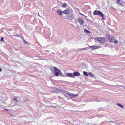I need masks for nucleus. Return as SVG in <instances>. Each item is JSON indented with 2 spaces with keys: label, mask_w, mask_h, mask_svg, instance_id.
<instances>
[{
  "label": "nucleus",
  "mask_w": 125,
  "mask_h": 125,
  "mask_svg": "<svg viewBox=\"0 0 125 125\" xmlns=\"http://www.w3.org/2000/svg\"><path fill=\"white\" fill-rule=\"evenodd\" d=\"M84 31L87 34H88L90 33V31L89 30H88L86 29H84Z\"/></svg>",
  "instance_id": "15"
},
{
  "label": "nucleus",
  "mask_w": 125,
  "mask_h": 125,
  "mask_svg": "<svg viewBox=\"0 0 125 125\" xmlns=\"http://www.w3.org/2000/svg\"><path fill=\"white\" fill-rule=\"evenodd\" d=\"M119 4L121 5H122V6H123V4L122 2H120L119 3Z\"/></svg>",
  "instance_id": "23"
},
{
  "label": "nucleus",
  "mask_w": 125,
  "mask_h": 125,
  "mask_svg": "<svg viewBox=\"0 0 125 125\" xmlns=\"http://www.w3.org/2000/svg\"><path fill=\"white\" fill-rule=\"evenodd\" d=\"M93 14L94 15H98L101 17H103L104 16L102 13L100 11L95 10Z\"/></svg>",
  "instance_id": "4"
},
{
  "label": "nucleus",
  "mask_w": 125,
  "mask_h": 125,
  "mask_svg": "<svg viewBox=\"0 0 125 125\" xmlns=\"http://www.w3.org/2000/svg\"><path fill=\"white\" fill-rule=\"evenodd\" d=\"M119 87H121L122 88L125 89V86L123 85H119Z\"/></svg>",
  "instance_id": "19"
},
{
  "label": "nucleus",
  "mask_w": 125,
  "mask_h": 125,
  "mask_svg": "<svg viewBox=\"0 0 125 125\" xmlns=\"http://www.w3.org/2000/svg\"><path fill=\"white\" fill-rule=\"evenodd\" d=\"M74 75L76 76H78L80 75V73L78 72H74L73 73Z\"/></svg>",
  "instance_id": "11"
},
{
  "label": "nucleus",
  "mask_w": 125,
  "mask_h": 125,
  "mask_svg": "<svg viewBox=\"0 0 125 125\" xmlns=\"http://www.w3.org/2000/svg\"><path fill=\"white\" fill-rule=\"evenodd\" d=\"M63 13L65 14H68L70 13V11L69 9H67L66 10H64L62 11Z\"/></svg>",
  "instance_id": "9"
},
{
  "label": "nucleus",
  "mask_w": 125,
  "mask_h": 125,
  "mask_svg": "<svg viewBox=\"0 0 125 125\" xmlns=\"http://www.w3.org/2000/svg\"><path fill=\"white\" fill-rule=\"evenodd\" d=\"M66 97L68 99H69L70 98V97L68 96H66Z\"/></svg>",
  "instance_id": "24"
},
{
  "label": "nucleus",
  "mask_w": 125,
  "mask_h": 125,
  "mask_svg": "<svg viewBox=\"0 0 125 125\" xmlns=\"http://www.w3.org/2000/svg\"><path fill=\"white\" fill-rule=\"evenodd\" d=\"M110 122H112V123L113 122L112 121H111Z\"/></svg>",
  "instance_id": "35"
},
{
  "label": "nucleus",
  "mask_w": 125,
  "mask_h": 125,
  "mask_svg": "<svg viewBox=\"0 0 125 125\" xmlns=\"http://www.w3.org/2000/svg\"><path fill=\"white\" fill-rule=\"evenodd\" d=\"M80 14H81L82 15H83V16H84V15L83 14H81V13H80Z\"/></svg>",
  "instance_id": "30"
},
{
  "label": "nucleus",
  "mask_w": 125,
  "mask_h": 125,
  "mask_svg": "<svg viewBox=\"0 0 125 125\" xmlns=\"http://www.w3.org/2000/svg\"><path fill=\"white\" fill-rule=\"evenodd\" d=\"M60 92V93H63L64 95L65 94H67V92H68L67 91L62 90H61Z\"/></svg>",
  "instance_id": "10"
},
{
  "label": "nucleus",
  "mask_w": 125,
  "mask_h": 125,
  "mask_svg": "<svg viewBox=\"0 0 125 125\" xmlns=\"http://www.w3.org/2000/svg\"><path fill=\"white\" fill-rule=\"evenodd\" d=\"M89 47L90 48H93V49L94 50H95L96 49H97L100 47V46H89Z\"/></svg>",
  "instance_id": "7"
},
{
  "label": "nucleus",
  "mask_w": 125,
  "mask_h": 125,
  "mask_svg": "<svg viewBox=\"0 0 125 125\" xmlns=\"http://www.w3.org/2000/svg\"><path fill=\"white\" fill-rule=\"evenodd\" d=\"M95 40L98 43L101 44H103L105 41L104 39L102 37H98L95 38Z\"/></svg>",
  "instance_id": "3"
},
{
  "label": "nucleus",
  "mask_w": 125,
  "mask_h": 125,
  "mask_svg": "<svg viewBox=\"0 0 125 125\" xmlns=\"http://www.w3.org/2000/svg\"><path fill=\"white\" fill-rule=\"evenodd\" d=\"M104 16H103V17H102V19H104Z\"/></svg>",
  "instance_id": "31"
},
{
  "label": "nucleus",
  "mask_w": 125,
  "mask_h": 125,
  "mask_svg": "<svg viewBox=\"0 0 125 125\" xmlns=\"http://www.w3.org/2000/svg\"><path fill=\"white\" fill-rule=\"evenodd\" d=\"M52 68L54 70L53 72L54 73V75L55 76H58L59 75L62 76V73L61 71L58 68L55 67H52Z\"/></svg>",
  "instance_id": "2"
},
{
  "label": "nucleus",
  "mask_w": 125,
  "mask_h": 125,
  "mask_svg": "<svg viewBox=\"0 0 125 125\" xmlns=\"http://www.w3.org/2000/svg\"><path fill=\"white\" fill-rule=\"evenodd\" d=\"M53 69L52 68V69H51V71H52V72H53Z\"/></svg>",
  "instance_id": "27"
},
{
  "label": "nucleus",
  "mask_w": 125,
  "mask_h": 125,
  "mask_svg": "<svg viewBox=\"0 0 125 125\" xmlns=\"http://www.w3.org/2000/svg\"><path fill=\"white\" fill-rule=\"evenodd\" d=\"M83 73V74L85 76H88L87 73L86 72L84 71Z\"/></svg>",
  "instance_id": "16"
},
{
  "label": "nucleus",
  "mask_w": 125,
  "mask_h": 125,
  "mask_svg": "<svg viewBox=\"0 0 125 125\" xmlns=\"http://www.w3.org/2000/svg\"><path fill=\"white\" fill-rule=\"evenodd\" d=\"M116 104L117 105L120 107L121 108H122L124 107L123 105L121 104L120 103H117Z\"/></svg>",
  "instance_id": "12"
},
{
  "label": "nucleus",
  "mask_w": 125,
  "mask_h": 125,
  "mask_svg": "<svg viewBox=\"0 0 125 125\" xmlns=\"http://www.w3.org/2000/svg\"><path fill=\"white\" fill-rule=\"evenodd\" d=\"M66 5H67V4L66 3H64L62 4L61 7H62L65 8L66 6Z\"/></svg>",
  "instance_id": "14"
},
{
  "label": "nucleus",
  "mask_w": 125,
  "mask_h": 125,
  "mask_svg": "<svg viewBox=\"0 0 125 125\" xmlns=\"http://www.w3.org/2000/svg\"><path fill=\"white\" fill-rule=\"evenodd\" d=\"M123 43H124L125 44V41H123Z\"/></svg>",
  "instance_id": "33"
},
{
  "label": "nucleus",
  "mask_w": 125,
  "mask_h": 125,
  "mask_svg": "<svg viewBox=\"0 0 125 125\" xmlns=\"http://www.w3.org/2000/svg\"><path fill=\"white\" fill-rule=\"evenodd\" d=\"M4 110H6V111H8V109H6V108H4Z\"/></svg>",
  "instance_id": "28"
},
{
  "label": "nucleus",
  "mask_w": 125,
  "mask_h": 125,
  "mask_svg": "<svg viewBox=\"0 0 125 125\" xmlns=\"http://www.w3.org/2000/svg\"><path fill=\"white\" fill-rule=\"evenodd\" d=\"M2 71V69L0 68V72H1Z\"/></svg>",
  "instance_id": "29"
},
{
  "label": "nucleus",
  "mask_w": 125,
  "mask_h": 125,
  "mask_svg": "<svg viewBox=\"0 0 125 125\" xmlns=\"http://www.w3.org/2000/svg\"><path fill=\"white\" fill-rule=\"evenodd\" d=\"M120 0H117L116 1V2L117 3L119 4L120 3L119 2H120Z\"/></svg>",
  "instance_id": "20"
},
{
  "label": "nucleus",
  "mask_w": 125,
  "mask_h": 125,
  "mask_svg": "<svg viewBox=\"0 0 125 125\" xmlns=\"http://www.w3.org/2000/svg\"><path fill=\"white\" fill-rule=\"evenodd\" d=\"M67 94L71 98H73L78 96V94H74L68 92H67Z\"/></svg>",
  "instance_id": "5"
},
{
  "label": "nucleus",
  "mask_w": 125,
  "mask_h": 125,
  "mask_svg": "<svg viewBox=\"0 0 125 125\" xmlns=\"http://www.w3.org/2000/svg\"><path fill=\"white\" fill-rule=\"evenodd\" d=\"M57 13L60 15H61L62 14L63 12L59 10H57Z\"/></svg>",
  "instance_id": "13"
},
{
  "label": "nucleus",
  "mask_w": 125,
  "mask_h": 125,
  "mask_svg": "<svg viewBox=\"0 0 125 125\" xmlns=\"http://www.w3.org/2000/svg\"><path fill=\"white\" fill-rule=\"evenodd\" d=\"M116 125H118V123H116Z\"/></svg>",
  "instance_id": "34"
},
{
  "label": "nucleus",
  "mask_w": 125,
  "mask_h": 125,
  "mask_svg": "<svg viewBox=\"0 0 125 125\" xmlns=\"http://www.w3.org/2000/svg\"><path fill=\"white\" fill-rule=\"evenodd\" d=\"M78 22L80 23L81 25H82L84 23V21L83 18L80 17L78 19Z\"/></svg>",
  "instance_id": "6"
},
{
  "label": "nucleus",
  "mask_w": 125,
  "mask_h": 125,
  "mask_svg": "<svg viewBox=\"0 0 125 125\" xmlns=\"http://www.w3.org/2000/svg\"><path fill=\"white\" fill-rule=\"evenodd\" d=\"M71 17V18H70V19H72L73 18V17L72 16Z\"/></svg>",
  "instance_id": "26"
},
{
  "label": "nucleus",
  "mask_w": 125,
  "mask_h": 125,
  "mask_svg": "<svg viewBox=\"0 0 125 125\" xmlns=\"http://www.w3.org/2000/svg\"><path fill=\"white\" fill-rule=\"evenodd\" d=\"M92 73H91V72H89V74L90 75H91V74Z\"/></svg>",
  "instance_id": "25"
},
{
  "label": "nucleus",
  "mask_w": 125,
  "mask_h": 125,
  "mask_svg": "<svg viewBox=\"0 0 125 125\" xmlns=\"http://www.w3.org/2000/svg\"><path fill=\"white\" fill-rule=\"evenodd\" d=\"M19 103H18V102H16L14 103V104L15 105H20L19 104Z\"/></svg>",
  "instance_id": "18"
},
{
  "label": "nucleus",
  "mask_w": 125,
  "mask_h": 125,
  "mask_svg": "<svg viewBox=\"0 0 125 125\" xmlns=\"http://www.w3.org/2000/svg\"><path fill=\"white\" fill-rule=\"evenodd\" d=\"M106 36L110 42L115 43L117 42V41L115 40V38L113 36L110 35H106Z\"/></svg>",
  "instance_id": "1"
},
{
  "label": "nucleus",
  "mask_w": 125,
  "mask_h": 125,
  "mask_svg": "<svg viewBox=\"0 0 125 125\" xmlns=\"http://www.w3.org/2000/svg\"><path fill=\"white\" fill-rule=\"evenodd\" d=\"M67 76L70 77L72 78L74 77V75H73V73L72 74L71 73H67Z\"/></svg>",
  "instance_id": "8"
},
{
  "label": "nucleus",
  "mask_w": 125,
  "mask_h": 125,
  "mask_svg": "<svg viewBox=\"0 0 125 125\" xmlns=\"http://www.w3.org/2000/svg\"><path fill=\"white\" fill-rule=\"evenodd\" d=\"M87 48H82V49H82V50H86L87 49Z\"/></svg>",
  "instance_id": "21"
},
{
  "label": "nucleus",
  "mask_w": 125,
  "mask_h": 125,
  "mask_svg": "<svg viewBox=\"0 0 125 125\" xmlns=\"http://www.w3.org/2000/svg\"><path fill=\"white\" fill-rule=\"evenodd\" d=\"M25 43H27V44H29V43H28L27 42H26V41H25Z\"/></svg>",
  "instance_id": "32"
},
{
  "label": "nucleus",
  "mask_w": 125,
  "mask_h": 125,
  "mask_svg": "<svg viewBox=\"0 0 125 125\" xmlns=\"http://www.w3.org/2000/svg\"><path fill=\"white\" fill-rule=\"evenodd\" d=\"M4 38L2 37H1V41L3 42V41Z\"/></svg>",
  "instance_id": "22"
},
{
  "label": "nucleus",
  "mask_w": 125,
  "mask_h": 125,
  "mask_svg": "<svg viewBox=\"0 0 125 125\" xmlns=\"http://www.w3.org/2000/svg\"><path fill=\"white\" fill-rule=\"evenodd\" d=\"M13 100L14 101H15L16 102L20 103V102L18 101L17 97L14 98Z\"/></svg>",
  "instance_id": "17"
}]
</instances>
